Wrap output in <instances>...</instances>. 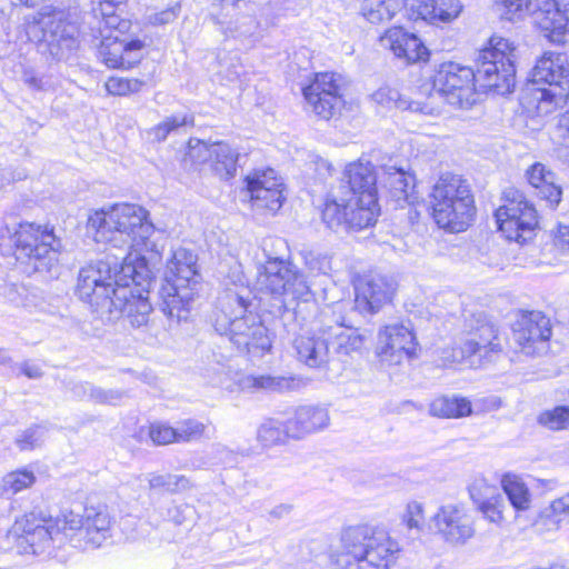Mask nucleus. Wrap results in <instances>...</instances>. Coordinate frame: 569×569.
<instances>
[{
  "mask_svg": "<svg viewBox=\"0 0 569 569\" xmlns=\"http://www.w3.org/2000/svg\"><path fill=\"white\" fill-rule=\"evenodd\" d=\"M152 279L146 257L106 256L79 271L77 295L106 323L126 316L132 327L147 326L152 311L143 295Z\"/></svg>",
  "mask_w": 569,
  "mask_h": 569,
  "instance_id": "obj_1",
  "label": "nucleus"
},
{
  "mask_svg": "<svg viewBox=\"0 0 569 569\" xmlns=\"http://www.w3.org/2000/svg\"><path fill=\"white\" fill-rule=\"evenodd\" d=\"M475 68L448 61L439 64L432 87L449 104L468 108L476 102L477 86L483 92L499 96L515 88V48L509 40L491 37L488 46L478 51Z\"/></svg>",
  "mask_w": 569,
  "mask_h": 569,
  "instance_id": "obj_2",
  "label": "nucleus"
},
{
  "mask_svg": "<svg viewBox=\"0 0 569 569\" xmlns=\"http://www.w3.org/2000/svg\"><path fill=\"white\" fill-rule=\"evenodd\" d=\"M117 8L100 3L88 21L89 31H81L78 19L70 12L52 6L38 7V29L41 38L38 43H46L54 56H63L79 47L80 41L94 43L103 34L124 36L131 26L130 20L116 13Z\"/></svg>",
  "mask_w": 569,
  "mask_h": 569,
  "instance_id": "obj_3",
  "label": "nucleus"
},
{
  "mask_svg": "<svg viewBox=\"0 0 569 569\" xmlns=\"http://www.w3.org/2000/svg\"><path fill=\"white\" fill-rule=\"evenodd\" d=\"M87 228L97 242L122 250L126 256L143 257L142 252L158 253L157 243L151 239L156 228L149 220V212L134 203H117L89 214Z\"/></svg>",
  "mask_w": 569,
  "mask_h": 569,
  "instance_id": "obj_4",
  "label": "nucleus"
},
{
  "mask_svg": "<svg viewBox=\"0 0 569 569\" xmlns=\"http://www.w3.org/2000/svg\"><path fill=\"white\" fill-rule=\"evenodd\" d=\"M110 528L109 513L94 508L86 509L83 517L73 511L56 517L39 512L38 549L47 558H56L67 541L79 549L98 548L110 537Z\"/></svg>",
  "mask_w": 569,
  "mask_h": 569,
  "instance_id": "obj_5",
  "label": "nucleus"
},
{
  "mask_svg": "<svg viewBox=\"0 0 569 569\" xmlns=\"http://www.w3.org/2000/svg\"><path fill=\"white\" fill-rule=\"evenodd\" d=\"M212 323L214 330L220 336H227L240 352L261 356L271 348L268 330L260 317L250 310L241 295L232 290L219 298Z\"/></svg>",
  "mask_w": 569,
  "mask_h": 569,
  "instance_id": "obj_6",
  "label": "nucleus"
},
{
  "mask_svg": "<svg viewBox=\"0 0 569 569\" xmlns=\"http://www.w3.org/2000/svg\"><path fill=\"white\" fill-rule=\"evenodd\" d=\"M569 98V63L562 53L546 52L536 63L521 100L530 111L547 116Z\"/></svg>",
  "mask_w": 569,
  "mask_h": 569,
  "instance_id": "obj_7",
  "label": "nucleus"
},
{
  "mask_svg": "<svg viewBox=\"0 0 569 569\" xmlns=\"http://www.w3.org/2000/svg\"><path fill=\"white\" fill-rule=\"evenodd\" d=\"M399 550L398 542L382 529L349 527L341 533V551L329 553L330 569H348L352 563L361 561L377 569H388Z\"/></svg>",
  "mask_w": 569,
  "mask_h": 569,
  "instance_id": "obj_8",
  "label": "nucleus"
},
{
  "mask_svg": "<svg viewBox=\"0 0 569 569\" xmlns=\"http://www.w3.org/2000/svg\"><path fill=\"white\" fill-rule=\"evenodd\" d=\"M166 283L160 290V309L172 321H186L198 296L200 274L197 257L184 248L173 251L167 263Z\"/></svg>",
  "mask_w": 569,
  "mask_h": 569,
  "instance_id": "obj_9",
  "label": "nucleus"
},
{
  "mask_svg": "<svg viewBox=\"0 0 569 569\" xmlns=\"http://www.w3.org/2000/svg\"><path fill=\"white\" fill-rule=\"evenodd\" d=\"M429 202L436 223L451 232L465 231L476 211L469 184L452 173L440 176L431 189Z\"/></svg>",
  "mask_w": 569,
  "mask_h": 569,
  "instance_id": "obj_10",
  "label": "nucleus"
},
{
  "mask_svg": "<svg viewBox=\"0 0 569 569\" xmlns=\"http://www.w3.org/2000/svg\"><path fill=\"white\" fill-rule=\"evenodd\" d=\"M256 286L262 293L279 301V309L291 310L298 302L312 298L310 284L305 274L292 262L278 257H268L258 267Z\"/></svg>",
  "mask_w": 569,
  "mask_h": 569,
  "instance_id": "obj_11",
  "label": "nucleus"
},
{
  "mask_svg": "<svg viewBox=\"0 0 569 569\" xmlns=\"http://www.w3.org/2000/svg\"><path fill=\"white\" fill-rule=\"evenodd\" d=\"M495 217L506 239L519 243L530 239L538 226L537 210L518 190L506 192V203L497 209Z\"/></svg>",
  "mask_w": 569,
  "mask_h": 569,
  "instance_id": "obj_12",
  "label": "nucleus"
},
{
  "mask_svg": "<svg viewBox=\"0 0 569 569\" xmlns=\"http://www.w3.org/2000/svg\"><path fill=\"white\" fill-rule=\"evenodd\" d=\"M321 219L335 232L359 231L373 226L377 221L370 208L356 206L353 198H349L340 191L327 197Z\"/></svg>",
  "mask_w": 569,
  "mask_h": 569,
  "instance_id": "obj_13",
  "label": "nucleus"
},
{
  "mask_svg": "<svg viewBox=\"0 0 569 569\" xmlns=\"http://www.w3.org/2000/svg\"><path fill=\"white\" fill-rule=\"evenodd\" d=\"M550 338V319L540 311L521 313L512 326L511 340L515 350L526 356L533 357L547 353Z\"/></svg>",
  "mask_w": 569,
  "mask_h": 569,
  "instance_id": "obj_14",
  "label": "nucleus"
},
{
  "mask_svg": "<svg viewBox=\"0 0 569 569\" xmlns=\"http://www.w3.org/2000/svg\"><path fill=\"white\" fill-rule=\"evenodd\" d=\"M377 179L378 174L370 162L357 161L346 167L339 188L340 193L353 198L356 206L370 208L376 219L380 211Z\"/></svg>",
  "mask_w": 569,
  "mask_h": 569,
  "instance_id": "obj_15",
  "label": "nucleus"
},
{
  "mask_svg": "<svg viewBox=\"0 0 569 569\" xmlns=\"http://www.w3.org/2000/svg\"><path fill=\"white\" fill-rule=\"evenodd\" d=\"M342 83L343 79L338 73H317L302 90L307 104L320 118L330 119L343 106Z\"/></svg>",
  "mask_w": 569,
  "mask_h": 569,
  "instance_id": "obj_16",
  "label": "nucleus"
},
{
  "mask_svg": "<svg viewBox=\"0 0 569 569\" xmlns=\"http://www.w3.org/2000/svg\"><path fill=\"white\" fill-rule=\"evenodd\" d=\"M420 347L411 328L402 323L385 326L378 332L377 355L388 366L416 359Z\"/></svg>",
  "mask_w": 569,
  "mask_h": 569,
  "instance_id": "obj_17",
  "label": "nucleus"
},
{
  "mask_svg": "<svg viewBox=\"0 0 569 569\" xmlns=\"http://www.w3.org/2000/svg\"><path fill=\"white\" fill-rule=\"evenodd\" d=\"M188 156L199 164H209L220 179H230L236 174L239 151L226 141L207 142L191 138Z\"/></svg>",
  "mask_w": 569,
  "mask_h": 569,
  "instance_id": "obj_18",
  "label": "nucleus"
},
{
  "mask_svg": "<svg viewBox=\"0 0 569 569\" xmlns=\"http://www.w3.org/2000/svg\"><path fill=\"white\" fill-rule=\"evenodd\" d=\"M244 182L253 209L274 213L282 207L286 199L283 182L273 169L253 170Z\"/></svg>",
  "mask_w": 569,
  "mask_h": 569,
  "instance_id": "obj_19",
  "label": "nucleus"
},
{
  "mask_svg": "<svg viewBox=\"0 0 569 569\" xmlns=\"http://www.w3.org/2000/svg\"><path fill=\"white\" fill-rule=\"evenodd\" d=\"M430 528L451 545H463L475 535L472 517L459 503L439 507L430 519Z\"/></svg>",
  "mask_w": 569,
  "mask_h": 569,
  "instance_id": "obj_20",
  "label": "nucleus"
},
{
  "mask_svg": "<svg viewBox=\"0 0 569 569\" xmlns=\"http://www.w3.org/2000/svg\"><path fill=\"white\" fill-rule=\"evenodd\" d=\"M92 46L98 49V58L108 68H131L142 58L143 41L127 40L113 34H103Z\"/></svg>",
  "mask_w": 569,
  "mask_h": 569,
  "instance_id": "obj_21",
  "label": "nucleus"
},
{
  "mask_svg": "<svg viewBox=\"0 0 569 569\" xmlns=\"http://www.w3.org/2000/svg\"><path fill=\"white\" fill-rule=\"evenodd\" d=\"M533 24L552 43L562 44L569 34V3L561 0H540Z\"/></svg>",
  "mask_w": 569,
  "mask_h": 569,
  "instance_id": "obj_22",
  "label": "nucleus"
},
{
  "mask_svg": "<svg viewBox=\"0 0 569 569\" xmlns=\"http://www.w3.org/2000/svg\"><path fill=\"white\" fill-rule=\"evenodd\" d=\"M479 326L470 333L458 349H455L457 361L478 356L479 359L492 361L502 351L501 339L495 325L479 318Z\"/></svg>",
  "mask_w": 569,
  "mask_h": 569,
  "instance_id": "obj_23",
  "label": "nucleus"
},
{
  "mask_svg": "<svg viewBox=\"0 0 569 569\" xmlns=\"http://www.w3.org/2000/svg\"><path fill=\"white\" fill-rule=\"evenodd\" d=\"M335 312L328 309L322 312L320 323L323 325V333L329 340L331 353L339 357L350 356L353 352H360L366 337L358 329L347 327L343 317L331 319Z\"/></svg>",
  "mask_w": 569,
  "mask_h": 569,
  "instance_id": "obj_24",
  "label": "nucleus"
},
{
  "mask_svg": "<svg viewBox=\"0 0 569 569\" xmlns=\"http://www.w3.org/2000/svg\"><path fill=\"white\" fill-rule=\"evenodd\" d=\"M395 290L389 278L381 274L369 276L356 286V309L361 313H377L391 301Z\"/></svg>",
  "mask_w": 569,
  "mask_h": 569,
  "instance_id": "obj_25",
  "label": "nucleus"
},
{
  "mask_svg": "<svg viewBox=\"0 0 569 569\" xmlns=\"http://www.w3.org/2000/svg\"><path fill=\"white\" fill-rule=\"evenodd\" d=\"M379 42L382 48L390 50L408 64L425 62L429 59L430 52L421 39L401 27L388 29L379 38Z\"/></svg>",
  "mask_w": 569,
  "mask_h": 569,
  "instance_id": "obj_26",
  "label": "nucleus"
},
{
  "mask_svg": "<svg viewBox=\"0 0 569 569\" xmlns=\"http://www.w3.org/2000/svg\"><path fill=\"white\" fill-rule=\"evenodd\" d=\"M526 179L535 194L556 209L562 199V186L557 174L541 162H535L526 170Z\"/></svg>",
  "mask_w": 569,
  "mask_h": 569,
  "instance_id": "obj_27",
  "label": "nucleus"
},
{
  "mask_svg": "<svg viewBox=\"0 0 569 569\" xmlns=\"http://www.w3.org/2000/svg\"><path fill=\"white\" fill-rule=\"evenodd\" d=\"M36 251V229L33 223L23 222L11 231L4 227L0 230V252L16 256L17 260H29Z\"/></svg>",
  "mask_w": 569,
  "mask_h": 569,
  "instance_id": "obj_28",
  "label": "nucleus"
},
{
  "mask_svg": "<svg viewBox=\"0 0 569 569\" xmlns=\"http://www.w3.org/2000/svg\"><path fill=\"white\" fill-rule=\"evenodd\" d=\"M380 180L388 190L390 198L399 207L405 203L412 204L416 200V179L412 173L396 164L381 167Z\"/></svg>",
  "mask_w": 569,
  "mask_h": 569,
  "instance_id": "obj_29",
  "label": "nucleus"
},
{
  "mask_svg": "<svg viewBox=\"0 0 569 569\" xmlns=\"http://www.w3.org/2000/svg\"><path fill=\"white\" fill-rule=\"evenodd\" d=\"M407 8L412 20L450 21L462 9L459 0H407Z\"/></svg>",
  "mask_w": 569,
  "mask_h": 569,
  "instance_id": "obj_30",
  "label": "nucleus"
},
{
  "mask_svg": "<svg viewBox=\"0 0 569 569\" xmlns=\"http://www.w3.org/2000/svg\"><path fill=\"white\" fill-rule=\"evenodd\" d=\"M329 413L319 406H300L288 421L289 435L300 439L306 435L320 431L329 425Z\"/></svg>",
  "mask_w": 569,
  "mask_h": 569,
  "instance_id": "obj_31",
  "label": "nucleus"
},
{
  "mask_svg": "<svg viewBox=\"0 0 569 569\" xmlns=\"http://www.w3.org/2000/svg\"><path fill=\"white\" fill-rule=\"evenodd\" d=\"M298 359L310 368H320L329 362L331 351L329 340L320 323L318 336H299L293 341Z\"/></svg>",
  "mask_w": 569,
  "mask_h": 569,
  "instance_id": "obj_32",
  "label": "nucleus"
},
{
  "mask_svg": "<svg viewBox=\"0 0 569 569\" xmlns=\"http://www.w3.org/2000/svg\"><path fill=\"white\" fill-rule=\"evenodd\" d=\"M226 12L219 19L222 32L231 38H246L252 36L258 29V21L252 13L243 12L242 9L250 11V6L240 4L236 10L222 8Z\"/></svg>",
  "mask_w": 569,
  "mask_h": 569,
  "instance_id": "obj_33",
  "label": "nucleus"
},
{
  "mask_svg": "<svg viewBox=\"0 0 569 569\" xmlns=\"http://www.w3.org/2000/svg\"><path fill=\"white\" fill-rule=\"evenodd\" d=\"M64 246L60 236L54 231V227L48 224L38 226V272L46 269L53 273L59 254L63 251Z\"/></svg>",
  "mask_w": 569,
  "mask_h": 569,
  "instance_id": "obj_34",
  "label": "nucleus"
},
{
  "mask_svg": "<svg viewBox=\"0 0 569 569\" xmlns=\"http://www.w3.org/2000/svg\"><path fill=\"white\" fill-rule=\"evenodd\" d=\"M501 488L515 512L528 511L532 503V495L521 477L506 473L501 478Z\"/></svg>",
  "mask_w": 569,
  "mask_h": 569,
  "instance_id": "obj_35",
  "label": "nucleus"
},
{
  "mask_svg": "<svg viewBox=\"0 0 569 569\" xmlns=\"http://www.w3.org/2000/svg\"><path fill=\"white\" fill-rule=\"evenodd\" d=\"M242 390L283 392L296 387V380L291 377L271 375H248L240 379Z\"/></svg>",
  "mask_w": 569,
  "mask_h": 569,
  "instance_id": "obj_36",
  "label": "nucleus"
},
{
  "mask_svg": "<svg viewBox=\"0 0 569 569\" xmlns=\"http://www.w3.org/2000/svg\"><path fill=\"white\" fill-rule=\"evenodd\" d=\"M429 412L439 418H460L469 416L472 409L467 398L442 396L430 403Z\"/></svg>",
  "mask_w": 569,
  "mask_h": 569,
  "instance_id": "obj_37",
  "label": "nucleus"
},
{
  "mask_svg": "<svg viewBox=\"0 0 569 569\" xmlns=\"http://www.w3.org/2000/svg\"><path fill=\"white\" fill-rule=\"evenodd\" d=\"M540 0H495V8L500 18L518 22L530 16L533 19Z\"/></svg>",
  "mask_w": 569,
  "mask_h": 569,
  "instance_id": "obj_38",
  "label": "nucleus"
},
{
  "mask_svg": "<svg viewBox=\"0 0 569 569\" xmlns=\"http://www.w3.org/2000/svg\"><path fill=\"white\" fill-rule=\"evenodd\" d=\"M400 0H362L361 14L373 24L390 21L400 9Z\"/></svg>",
  "mask_w": 569,
  "mask_h": 569,
  "instance_id": "obj_39",
  "label": "nucleus"
},
{
  "mask_svg": "<svg viewBox=\"0 0 569 569\" xmlns=\"http://www.w3.org/2000/svg\"><path fill=\"white\" fill-rule=\"evenodd\" d=\"M372 100L378 104L387 108H397L400 110H410L415 112H423L420 102L410 101L402 97L397 89L390 87H381L372 93Z\"/></svg>",
  "mask_w": 569,
  "mask_h": 569,
  "instance_id": "obj_40",
  "label": "nucleus"
},
{
  "mask_svg": "<svg viewBox=\"0 0 569 569\" xmlns=\"http://www.w3.org/2000/svg\"><path fill=\"white\" fill-rule=\"evenodd\" d=\"M288 437H290L288 421L283 425L276 419L266 420L257 431V440L266 448L282 445Z\"/></svg>",
  "mask_w": 569,
  "mask_h": 569,
  "instance_id": "obj_41",
  "label": "nucleus"
},
{
  "mask_svg": "<svg viewBox=\"0 0 569 569\" xmlns=\"http://www.w3.org/2000/svg\"><path fill=\"white\" fill-rule=\"evenodd\" d=\"M193 124V118L187 114H174L166 118L162 122L154 126L150 131L149 136L156 141H163L167 137L179 130L182 127Z\"/></svg>",
  "mask_w": 569,
  "mask_h": 569,
  "instance_id": "obj_42",
  "label": "nucleus"
},
{
  "mask_svg": "<svg viewBox=\"0 0 569 569\" xmlns=\"http://www.w3.org/2000/svg\"><path fill=\"white\" fill-rule=\"evenodd\" d=\"M477 510L483 516L486 520L495 525H502L506 520L505 517V499L501 493H496L492 499L485 500L481 505L476 507Z\"/></svg>",
  "mask_w": 569,
  "mask_h": 569,
  "instance_id": "obj_43",
  "label": "nucleus"
},
{
  "mask_svg": "<svg viewBox=\"0 0 569 569\" xmlns=\"http://www.w3.org/2000/svg\"><path fill=\"white\" fill-rule=\"evenodd\" d=\"M300 254L305 267L311 274H328L331 270V259L327 253L312 249H303Z\"/></svg>",
  "mask_w": 569,
  "mask_h": 569,
  "instance_id": "obj_44",
  "label": "nucleus"
},
{
  "mask_svg": "<svg viewBox=\"0 0 569 569\" xmlns=\"http://www.w3.org/2000/svg\"><path fill=\"white\" fill-rule=\"evenodd\" d=\"M34 481L33 472L27 469L7 473L2 479V490L6 493L16 495L31 486Z\"/></svg>",
  "mask_w": 569,
  "mask_h": 569,
  "instance_id": "obj_45",
  "label": "nucleus"
},
{
  "mask_svg": "<svg viewBox=\"0 0 569 569\" xmlns=\"http://www.w3.org/2000/svg\"><path fill=\"white\" fill-rule=\"evenodd\" d=\"M538 421L551 430L569 429V407L559 406L542 412Z\"/></svg>",
  "mask_w": 569,
  "mask_h": 569,
  "instance_id": "obj_46",
  "label": "nucleus"
},
{
  "mask_svg": "<svg viewBox=\"0 0 569 569\" xmlns=\"http://www.w3.org/2000/svg\"><path fill=\"white\" fill-rule=\"evenodd\" d=\"M144 82L139 79L110 77L106 82L107 91L112 96H126L141 90Z\"/></svg>",
  "mask_w": 569,
  "mask_h": 569,
  "instance_id": "obj_47",
  "label": "nucleus"
},
{
  "mask_svg": "<svg viewBox=\"0 0 569 569\" xmlns=\"http://www.w3.org/2000/svg\"><path fill=\"white\" fill-rule=\"evenodd\" d=\"M234 462V453L232 450L221 443L213 445L206 455V460L197 465L198 468H209L220 465H230Z\"/></svg>",
  "mask_w": 569,
  "mask_h": 569,
  "instance_id": "obj_48",
  "label": "nucleus"
},
{
  "mask_svg": "<svg viewBox=\"0 0 569 569\" xmlns=\"http://www.w3.org/2000/svg\"><path fill=\"white\" fill-rule=\"evenodd\" d=\"M470 499L477 506L498 493L497 487L490 485L483 477H476L468 487Z\"/></svg>",
  "mask_w": 569,
  "mask_h": 569,
  "instance_id": "obj_49",
  "label": "nucleus"
},
{
  "mask_svg": "<svg viewBox=\"0 0 569 569\" xmlns=\"http://www.w3.org/2000/svg\"><path fill=\"white\" fill-rule=\"evenodd\" d=\"M89 391V397L97 402L100 403H110L114 405L122 398V393L113 390H103L99 388H94L88 383L80 385L76 387V395L79 397H84Z\"/></svg>",
  "mask_w": 569,
  "mask_h": 569,
  "instance_id": "obj_50",
  "label": "nucleus"
},
{
  "mask_svg": "<svg viewBox=\"0 0 569 569\" xmlns=\"http://www.w3.org/2000/svg\"><path fill=\"white\" fill-rule=\"evenodd\" d=\"M149 486L150 488H164L168 491L174 492L186 489L189 486V480L184 476L178 475H151Z\"/></svg>",
  "mask_w": 569,
  "mask_h": 569,
  "instance_id": "obj_51",
  "label": "nucleus"
},
{
  "mask_svg": "<svg viewBox=\"0 0 569 569\" xmlns=\"http://www.w3.org/2000/svg\"><path fill=\"white\" fill-rule=\"evenodd\" d=\"M206 425L194 419H187L176 427L177 442H189L202 437Z\"/></svg>",
  "mask_w": 569,
  "mask_h": 569,
  "instance_id": "obj_52",
  "label": "nucleus"
},
{
  "mask_svg": "<svg viewBox=\"0 0 569 569\" xmlns=\"http://www.w3.org/2000/svg\"><path fill=\"white\" fill-rule=\"evenodd\" d=\"M549 511V517H551L558 528L569 527V491L552 500Z\"/></svg>",
  "mask_w": 569,
  "mask_h": 569,
  "instance_id": "obj_53",
  "label": "nucleus"
},
{
  "mask_svg": "<svg viewBox=\"0 0 569 569\" xmlns=\"http://www.w3.org/2000/svg\"><path fill=\"white\" fill-rule=\"evenodd\" d=\"M402 521L409 529L421 530L425 522L423 505L418 501L408 502Z\"/></svg>",
  "mask_w": 569,
  "mask_h": 569,
  "instance_id": "obj_54",
  "label": "nucleus"
},
{
  "mask_svg": "<svg viewBox=\"0 0 569 569\" xmlns=\"http://www.w3.org/2000/svg\"><path fill=\"white\" fill-rule=\"evenodd\" d=\"M149 437L151 441L157 446H164L177 442L176 428H172L166 423H152L149 427Z\"/></svg>",
  "mask_w": 569,
  "mask_h": 569,
  "instance_id": "obj_55",
  "label": "nucleus"
},
{
  "mask_svg": "<svg viewBox=\"0 0 569 569\" xmlns=\"http://www.w3.org/2000/svg\"><path fill=\"white\" fill-rule=\"evenodd\" d=\"M28 176L27 171L20 167H3L0 168V189L9 186L12 182L21 181Z\"/></svg>",
  "mask_w": 569,
  "mask_h": 569,
  "instance_id": "obj_56",
  "label": "nucleus"
},
{
  "mask_svg": "<svg viewBox=\"0 0 569 569\" xmlns=\"http://www.w3.org/2000/svg\"><path fill=\"white\" fill-rule=\"evenodd\" d=\"M243 73L244 67L242 66L238 58L231 59L229 64L222 66L220 70L221 78L227 80L228 82H236L240 80Z\"/></svg>",
  "mask_w": 569,
  "mask_h": 569,
  "instance_id": "obj_57",
  "label": "nucleus"
},
{
  "mask_svg": "<svg viewBox=\"0 0 569 569\" xmlns=\"http://www.w3.org/2000/svg\"><path fill=\"white\" fill-rule=\"evenodd\" d=\"M292 510L291 505L282 503L279 506H276L273 509L270 510L269 515L272 518L281 519L283 517H287Z\"/></svg>",
  "mask_w": 569,
  "mask_h": 569,
  "instance_id": "obj_58",
  "label": "nucleus"
},
{
  "mask_svg": "<svg viewBox=\"0 0 569 569\" xmlns=\"http://www.w3.org/2000/svg\"><path fill=\"white\" fill-rule=\"evenodd\" d=\"M556 239L561 246L569 247V226L560 224L558 228Z\"/></svg>",
  "mask_w": 569,
  "mask_h": 569,
  "instance_id": "obj_59",
  "label": "nucleus"
},
{
  "mask_svg": "<svg viewBox=\"0 0 569 569\" xmlns=\"http://www.w3.org/2000/svg\"><path fill=\"white\" fill-rule=\"evenodd\" d=\"M30 518L33 520V518H34L33 513H30V515L26 516V525H23L22 521H18L17 522V529L18 530H22V532H24L27 535H32L36 531V528L33 527L32 523H29L30 522Z\"/></svg>",
  "mask_w": 569,
  "mask_h": 569,
  "instance_id": "obj_60",
  "label": "nucleus"
},
{
  "mask_svg": "<svg viewBox=\"0 0 569 569\" xmlns=\"http://www.w3.org/2000/svg\"><path fill=\"white\" fill-rule=\"evenodd\" d=\"M558 159L569 167V139L566 144H562L556 149Z\"/></svg>",
  "mask_w": 569,
  "mask_h": 569,
  "instance_id": "obj_61",
  "label": "nucleus"
},
{
  "mask_svg": "<svg viewBox=\"0 0 569 569\" xmlns=\"http://www.w3.org/2000/svg\"><path fill=\"white\" fill-rule=\"evenodd\" d=\"M222 8H231L232 10H236L240 4H243L247 7L250 4L251 0H219Z\"/></svg>",
  "mask_w": 569,
  "mask_h": 569,
  "instance_id": "obj_62",
  "label": "nucleus"
},
{
  "mask_svg": "<svg viewBox=\"0 0 569 569\" xmlns=\"http://www.w3.org/2000/svg\"><path fill=\"white\" fill-rule=\"evenodd\" d=\"M316 164L317 169L320 171L322 176H325L326 173H331L332 167L327 160L319 159Z\"/></svg>",
  "mask_w": 569,
  "mask_h": 569,
  "instance_id": "obj_63",
  "label": "nucleus"
},
{
  "mask_svg": "<svg viewBox=\"0 0 569 569\" xmlns=\"http://www.w3.org/2000/svg\"><path fill=\"white\" fill-rule=\"evenodd\" d=\"M173 17V12H162L159 17H156V22L167 23Z\"/></svg>",
  "mask_w": 569,
  "mask_h": 569,
  "instance_id": "obj_64",
  "label": "nucleus"
}]
</instances>
